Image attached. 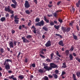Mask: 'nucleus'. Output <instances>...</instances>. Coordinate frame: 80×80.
<instances>
[{"instance_id": "f257e3e1", "label": "nucleus", "mask_w": 80, "mask_h": 80, "mask_svg": "<svg viewBox=\"0 0 80 80\" xmlns=\"http://www.w3.org/2000/svg\"><path fill=\"white\" fill-rule=\"evenodd\" d=\"M50 67H48L47 66H46L44 67V68L46 70V71H50L52 69V68H57V65L53 63H51L50 64Z\"/></svg>"}, {"instance_id": "f03ea898", "label": "nucleus", "mask_w": 80, "mask_h": 80, "mask_svg": "<svg viewBox=\"0 0 80 80\" xmlns=\"http://www.w3.org/2000/svg\"><path fill=\"white\" fill-rule=\"evenodd\" d=\"M71 29L69 27L66 28L62 26L61 28V30L63 31V33H65V32H70Z\"/></svg>"}, {"instance_id": "7ed1b4c3", "label": "nucleus", "mask_w": 80, "mask_h": 80, "mask_svg": "<svg viewBox=\"0 0 80 80\" xmlns=\"http://www.w3.org/2000/svg\"><path fill=\"white\" fill-rule=\"evenodd\" d=\"M44 25V21L43 20H42L40 22H38V23L36 24V26H43Z\"/></svg>"}, {"instance_id": "20e7f679", "label": "nucleus", "mask_w": 80, "mask_h": 80, "mask_svg": "<svg viewBox=\"0 0 80 80\" xmlns=\"http://www.w3.org/2000/svg\"><path fill=\"white\" fill-rule=\"evenodd\" d=\"M24 7L25 8H29V7H30V5L28 3V1H25V3H24Z\"/></svg>"}, {"instance_id": "39448f33", "label": "nucleus", "mask_w": 80, "mask_h": 80, "mask_svg": "<svg viewBox=\"0 0 80 80\" xmlns=\"http://www.w3.org/2000/svg\"><path fill=\"white\" fill-rule=\"evenodd\" d=\"M22 39L23 40V43H29V42H30V41H29L28 40L24 37H22Z\"/></svg>"}, {"instance_id": "423d86ee", "label": "nucleus", "mask_w": 80, "mask_h": 80, "mask_svg": "<svg viewBox=\"0 0 80 80\" xmlns=\"http://www.w3.org/2000/svg\"><path fill=\"white\" fill-rule=\"evenodd\" d=\"M45 45L46 47H50V46H51V42L50 40L48 41Z\"/></svg>"}, {"instance_id": "0eeeda50", "label": "nucleus", "mask_w": 80, "mask_h": 80, "mask_svg": "<svg viewBox=\"0 0 80 80\" xmlns=\"http://www.w3.org/2000/svg\"><path fill=\"white\" fill-rule=\"evenodd\" d=\"M9 47L10 48H13V42L12 41H11L9 43Z\"/></svg>"}, {"instance_id": "6e6552de", "label": "nucleus", "mask_w": 80, "mask_h": 80, "mask_svg": "<svg viewBox=\"0 0 80 80\" xmlns=\"http://www.w3.org/2000/svg\"><path fill=\"white\" fill-rule=\"evenodd\" d=\"M31 28H33V30H32V32L36 34L37 33V32H36L37 30L36 29V28L35 27V26L34 25H33L31 27Z\"/></svg>"}, {"instance_id": "1a4fd4ad", "label": "nucleus", "mask_w": 80, "mask_h": 80, "mask_svg": "<svg viewBox=\"0 0 80 80\" xmlns=\"http://www.w3.org/2000/svg\"><path fill=\"white\" fill-rule=\"evenodd\" d=\"M10 6H8V7L6 8V7H5V11L6 12H9L10 11Z\"/></svg>"}, {"instance_id": "9d476101", "label": "nucleus", "mask_w": 80, "mask_h": 80, "mask_svg": "<svg viewBox=\"0 0 80 80\" xmlns=\"http://www.w3.org/2000/svg\"><path fill=\"white\" fill-rule=\"evenodd\" d=\"M5 68L6 70H9L10 68V66L9 65V63H8L6 65Z\"/></svg>"}, {"instance_id": "9b49d317", "label": "nucleus", "mask_w": 80, "mask_h": 80, "mask_svg": "<svg viewBox=\"0 0 80 80\" xmlns=\"http://www.w3.org/2000/svg\"><path fill=\"white\" fill-rule=\"evenodd\" d=\"M58 44L59 45H61V46H62V47H63V46H64V44L62 40L60 41L58 43Z\"/></svg>"}, {"instance_id": "f8f14e48", "label": "nucleus", "mask_w": 80, "mask_h": 80, "mask_svg": "<svg viewBox=\"0 0 80 80\" xmlns=\"http://www.w3.org/2000/svg\"><path fill=\"white\" fill-rule=\"evenodd\" d=\"M18 78H19V80H22L24 78V76L23 75H20L18 77Z\"/></svg>"}, {"instance_id": "ddd939ff", "label": "nucleus", "mask_w": 80, "mask_h": 80, "mask_svg": "<svg viewBox=\"0 0 80 80\" xmlns=\"http://www.w3.org/2000/svg\"><path fill=\"white\" fill-rule=\"evenodd\" d=\"M30 12L29 11V10H27L25 12L26 13H27V14H30V13H32V12H33V11L32 10H30Z\"/></svg>"}, {"instance_id": "4468645a", "label": "nucleus", "mask_w": 80, "mask_h": 80, "mask_svg": "<svg viewBox=\"0 0 80 80\" xmlns=\"http://www.w3.org/2000/svg\"><path fill=\"white\" fill-rule=\"evenodd\" d=\"M76 6L77 7H79L80 5V0H79L78 2L76 4Z\"/></svg>"}, {"instance_id": "2eb2a0df", "label": "nucleus", "mask_w": 80, "mask_h": 80, "mask_svg": "<svg viewBox=\"0 0 80 80\" xmlns=\"http://www.w3.org/2000/svg\"><path fill=\"white\" fill-rule=\"evenodd\" d=\"M44 21H45V22H46V23H49V20H48V19H47V18H46V16H44Z\"/></svg>"}, {"instance_id": "dca6fc26", "label": "nucleus", "mask_w": 80, "mask_h": 80, "mask_svg": "<svg viewBox=\"0 0 80 80\" xmlns=\"http://www.w3.org/2000/svg\"><path fill=\"white\" fill-rule=\"evenodd\" d=\"M38 71L39 73H44V71L43 69H39L38 70Z\"/></svg>"}, {"instance_id": "f3484780", "label": "nucleus", "mask_w": 80, "mask_h": 80, "mask_svg": "<svg viewBox=\"0 0 80 80\" xmlns=\"http://www.w3.org/2000/svg\"><path fill=\"white\" fill-rule=\"evenodd\" d=\"M17 5V4H16V5L15 4H11V7H12V8H16V5Z\"/></svg>"}, {"instance_id": "a211bd4d", "label": "nucleus", "mask_w": 80, "mask_h": 80, "mask_svg": "<svg viewBox=\"0 0 80 80\" xmlns=\"http://www.w3.org/2000/svg\"><path fill=\"white\" fill-rule=\"evenodd\" d=\"M26 38L28 39H30V38H32V35H28L26 36Z\"/></svg>"}, {"instance_id": "6ab92c4d", "label": "nucleus", "mask_w": 80, "mask_h": 80, "mask_svg": "<svg viewBox=\"0 0 80 80\" xmlns=\"http://www.w3.org/2000/svg\"><path fill=\"white\" fill-rule=\"evenodd\" d=\"M5 18L4 17H3L1 18V19H0V20L1 21H2V22H4V21H5Z\"/></svg>"}, {"instance_id": "aec40b11", "label": "nucleus", "mask_w": 80, "mask_h": 80, "mask_svg": "<svg viewBox=\"0 0 80 80\" xmlns=\"http://www.w3.org/2000/svg\"><path fill=\"white\" fill-rule=\"evenodd\" d=\"M42 29L45 30V31H46V32H47L48 30V28L45 26L42 27Z\"/></svg>"}, {"instance_id": "412c9836", "label": "nucleus", "mask_w": 80, "mask_h": 80, "mask_svg": "<svg viewBox=\"0 0 80 80\" xmlns=\"http://www.w3.org/2000/svg\"><path fill=\"white\" fill-rule=\"evenodd\" d=\"M72 78L73 79V80H77L76 78V75L74 74H72Z\"/></svg>"}, {"instance_id": "4be33fe9", "label": "nucleus", "mask_w": 80, "mask_h": 80, "mask_svg": "<svg viewBox=\"0 0 80 80\" xmlns=\"http://www.w3.org/2000/svg\"><path fill=\"white\" fill-rule=\"evenodd\" d=\"M54 27L56 29H57V30H58V28H60V26H56V25H55L54 26Z\"/></svg>"}, {"instance_id": "5701e85b", "label": "nucleus", "mask_w": 80, "mask_h": 80, "mask_svg": "<svg viewBox=\"0 0 80 80\" xmlns=\"http://www.w3.org/2000/svg\"><path fill=\"white\" fill-rule=\"evenodd\" d=\"M72 36H73V38L74 39H75V40H77V37L76 36V35H74V34L73 33Z\"/></svg>"}, {"instance_id": "b1692460", "label": "nucleus", "mask_w": 80, "mask_h": 80, "mask_svg": "<svg viewBox=\"0 0 80 80\" xmlns=\"http://www.w3.org/2000/svg\"><path fill=\"white\" fill-rule=\"evenodd\" d=\"M73 56H72V55L71 54H70L69 55V58L70 60H72L73 59Z\"/></svg>"}, {"instance_id": "393cba45", "label": "nucleus", "mask_w": 80, "mask_h": 80, "mask_svg": "<svg viewBox=\"0 0 80 80\" xmlns=\"http://www.w3.org/2000/svg\"><path fill=\"white\" fill-rule=\"evenodd\" d=\"M12 2L15 5H17V2H16V0H12Z\"/></svg>"}, {"instance_id": "a878e982", "label": "nucleus", "mask_w": 80, "mask_h": 80, "mask_svg": "<svg viewBox=\"0 0 80 80\" xmlns=\"http://www.w3.org/2000/svg\"><path fill=\"white\" fill-rule=\"evenodd\" d=\"M58 21L59 22H60V23H62V22H63V20H62V19H61V18H59L58 19Z\"/></svg>"}, {"instance_id": "bb28decb", "label": "nucleus", "mask_w": 80, "mask_h": 80, "mask_svg": "<svg viewBox=\"0 0 80 80\" xmlns=\"http://www.w3.org/2000/svg\"><path fill=\"white\" fill-rule=\"evenodd\" d=\"M52 75L54 76V77L55 78V79L57 78H58V76L57 75V74H53Z\"/></svg>"}, {"instance_id": "cd10ccee", "label": "nucleus", "mask_w": 80, "mask_h": 80, "mask_svg": "<svg viewBox=\"0 0 80 80\" xmlns=\"http://www.w3.org/2000/svg\"><path fill=\"white\" fill-rule=\"evenodd\" d=\"M50 24L51 26H53V25H55L54 22H53V21L51 22L50 23Z\"/></svg>"}, {"instance_id": "c85d7f7f", "label": "nucleus", "mask_w": 80, "mask_h": 80, "mask_svg": "<svg viewBox=\"0 0 80 80\" xmlns=\"http://www.w3.org/2000/svg\"><path fill=\"white\" fill-rule=\"evenodd\" d=\"M56 55L57 56H58V57H61L60 55L59 54V52L58 51H57Z\"/></svg>"}, {"instance_id": "c756f323", "label": "nucleus", "mask_w": 80, "mask_h": 80, "mask_svg": "<svg viewBox=\"0 0 80 80\" xmlns=\"http://www.w3.org/2000/svg\"><path fill=\"white\" fill-rule=\"evenodd\" d=\"M0 51L1 53H4V50H3V48H1L0 49Z\"/></svg>"}, {"instance_id": "7c9ffc66", "label": "nucleus", "mask_w": 80, "mask_h": 80, "mask_svg": "<svg viewBox=\"0 0 80 80\" xmlns=\"http://www.w3.org/2000/svg\"><path fill=\"white\" fill-rule=\"evenodd\" d=\"M14 22L16 24H18V22H19V21L18 19H14Z\"/></svg>"}, {"instance_id": "2f4dec72", "label": "nucleus", "mask_w": 80, "mask_h": 80, "mask_svg": "<svg viewBox=\"0 0 80 80\" xmlns=\"http://www.w3.org/2000/svg\"><path fill=\"white\" fill-rule=\"evenodd\" d=\"M14 18L15 19V20L19 19V18H18L17 16V15L14 16Z\"/></svg>"}, {"instance_id": "473e14b6", "label": "nucleus", "mask_w": 80, "mask_h": 80, "mask_svg": "<svg viewBox=\"0 0 80 80\" xmlns=\"http://www.w3.org/2000/svg\"><path fill=\"white\" fill-rule=\"evenodd\" d=\"M65 53L66 55H68V53H69V51L68 50H66L65 51Z\"/></svg>"}, {"instance_id": "72a5a7b5", "label": "nucleus", "mask_w": 80, "mask_h": 80, "mask_svg": "<svg viewBox=\"0 0 80 80\" xmlns=\"http://www.w3.org/2000/svg\"><path fill=\"white\" fill-rule=\"evenodd\" d=\"M39 21H40V19H39V18H37L35 19L36 22H38Z\"/></svg>"}, {"instance_id": "f704fd0d", "label": "nucleus", "mask_w": 80, "mask_h": 80, "mask_svg": "<svg viewBox=\"0 0 80 80\" xmlns=\"http://www.w3.org/2000/svg\"><path fill=\"white\" fill-rule=\"evenodd\" d=\"M65 74H66V72L65 71H62L61 74V76H63Z\"/></svg>"}, {"instance_id": "c9c22d12", "label": "nucleus", "mask_w": 80, "mask_h": 80, "mask_svg": "<svg viewBox=\"0 0 80 80\" xmlns=\"http://www.w3.org/2000/svg\"><path fill=\"white\" fill-rule=\"evenodd\" d=\"M43 79H44L45 80H48V77H47V76H45V77L43 78Z\"/></svg>"}, {"instance_id": "e433bc0d", "label": "nucleus", "mask_w": 80, "mask_h": 80, "mask_svg": "<svg viewBox=\"0 0 80 80\" xmlns=\"http://www.w3.org/2000/svg\"><path fill=\"white\" fill-rule=\"evenodd\" d=\"M73 22H71L69 23V25L71 27H72L73 26Z\"/></svg>"}, {"instance_id": "4c0bfd02", "label": "nucleus", "mask_w": 80, "mask_h": 80, "mask_svg": "<svg viewBox=\"0 0 80 80\" xmlns=\"http://www.w3.org/2000/svg\"><path fill=\"white\" fill-rule=\"evenodd\" d=\"M14 78V76L13 75H12L11 76L9 77V78H10V79H13Z\"/></svg>"}, {"instance_id": "58836bf2", "label": "nucleus", "mask_w": 80, "mask_h": 80, "mask_svg": "<svg viewBox=\"0 0 80 80\" xmlns=\"http://www.w3.org/2000/svg\"><path fill=\"white\" fill-rule=\"evenodd\" d=\"M46 61H47L48 62H50L51 60H50V59L48 58L46 59Z\"/></svg>"}, {"instance_id": "ea45409f", "label": "nucleus", "mask_w": 80, "mask_h": 80, "mask_svg": "<svg viewBox=\"0 0 80 80\" xmlns=\"http://www.w3.org/2000/svg\"><path fill=\"white\" fill-rule=\"evenodd\" d=\"M53 55H54V54H53V53H52L51 54V58H50V59H51V60H52V59L53 58Z\"/></svg>"}, {"instance_id": "a19ab883", "label": "nucleus", "mask_w": 80, "mask_h": 80, "mask_svg": "<svg viewBox=\"0 0 80 80\" xmlns=\"http://www.w3.org/2000/svg\"><path fill=\"white\" fill-rule=\"evenodd\" d=\"M72 10L73 12L74 13L75 12V9L73 7H72Z\"/></svg>"}, {"instance_id": "79ce46f5", "label": "nucleus", "mask_w": 80, "mask_h": 80, "mask_svg": "<svg viewBox=\"0 0 80 80\" xmlns=\"http://www.w3.org/2000/svg\"><path fill=\"white\" fill-rule=\"evenodd\" d=\"M55 73H56V74H58V72H59V71H58V70H56L55 71Z\"/></svg>"}, {"instance_id": "37998d69", "label": "nucleus", "mask_w": 80, "mask_h": 80, "mask_svg": "<svg viewBox=\"0 0 80 80\" xmlns=\"http://www.w3.org/2000/svg\"><path fill=\"white\" fill-rule=\"evenodd\" d=\"M74 49V48H73V47L72 46L71 48L70 49V51H73V50Z\"/></svg>"}, {"instance_id": "c03bdc74", "label": "nucleus", "mask_w": 80, "mask_h": 80, "mask_svg": "<svg viewBox=\"0 0 80 80\" xmlns=\"http://www.w3.org/2000/svg\"><path fill=\"white\" fill-rule=\"evenodd\" d=\"M24 62L25 63H27L28 62V59L27 58H25L24 59Z\"/></svg>"}, {"instance_id": "a18cd8bd", "label": "nucleus", "mask_w": 80, "mask_h": 80, "mask_svg": "<svg viewBox=\"0 0 80 80\" xmlns=\"http://www.w3.org/2000/svg\"><path fill=\"white\" fill-rule=\"evenodd\" d=\"M53 16L55 17H57V14L56 12H55L53 14Z\"/></svg>"}, {"instance_id": "49530a36", "label": "nucleus", "mask_w": 80, "mask_h": 80, "mask_svg": "<svg viewBox=\"0 0 80 80\" xmlns=\"http://www.w3.org/2000/svg\"><path fill=\"white\" fill-rule=\"evenodd\" d=\"M61 68H67V66L66 65H62V66Z\"/></svg>"}, {"instance_id": "de8ad7c7", "label": "nucleus", "mask_w": 80, "mask_h": 80, "mask_svg": "<svg viewBox=\"0 0 80 80\" xmlns=\"http://www.w3.org/2000/svg\"><path fill=\"white\" fill-rule=\"evenodd\" d=\"M17 42L16 41H15L14 42V46L17 45Z\"/></svg>"}, {"instance_id": "09e8293b", "label": "nucleus", "mask_w": 80, "mask_h": 80, "mask_svg": "<svg viewBox=\"0 0 80 80\" xmlns=\"http://www.w3.org/2000/svg\"><path fill=\"white\" fill-rule=\"evenodd\" d=\"M9 12H10V13H11L12 14V13H13V11H12L11 9H10V11H9Z\"/></svg>"}, {"instance_id": "8fccbe9b", "label": "nucleus", "mask_w": 80, "mask_h": 80, "mask_svg": "<svg viewBox=\"0 0 80 80\" xmlns=\"http://www.w3.org/2000/svg\"><path fill=\"white\" fill-rule=\"evenodd\" d=\"M39 56H40V57H42V58H45V56L42 55L41 54H39Z\"/></svg>"}, {"instance_id": "3c124183", "label": "nucleus", "mask_w": 80, "mask_h": 80, "mask_svg": "<svg viewBox=\"0 0 80 80\" xmlns=\"http://www.w3.org/2000/svg\"><path fill=\"white\" fill-rule=\"evenodd\" d=\"M20 53H21V52H19L18 54V56H17V57L18 58H19V56H20Z\"/></svg>"}, {"instance_id": "603ef678", "label": "nucleus", "mask_w": 80, "mask_h": 80, "mask_svg": "<svg viewBox=\"0 0 80 80\" xmlns=\"http://www.w3.org/2000/svg\"><path fill=\"white\" fill-rule=\"evenodd\" d=\"M5 17H6L7 18V17H9V14H8V13H7Z\"/></svg>"}, {"instance_id": "864d4df0", "label": "nucleus", "mask_w": 80, "mask_h": 80, "mask_svg": "<svg viewBox=\"0 0 80 80\" xmlns=\"http://www.w3.org/2000/svg\"><path fill=\"white\" fill-rule=\"evenodd\" d=\"M22 28H27V27L26 26H25V25H22Z\"/></svg>"}, {"instance_id": "5fc2aeb1", "label": "nucleus", "mask_w": 80, "mask_h": 80, "mask_svg": "<svg viewBox=\"0 0 80 80\" xmlns=\"http://www.w3.org/2000/svg\"><path fill=\"white\" fill-rule=\"evenodd\" d=\"M32 67L33 68H35V63H33L32 64Z\"/></svg>"}, {"instance_id": "6e6d98bb", "label": "nucleus", "mask_w": 80, "mask_h": 80, "mask_svg": "<svg viewBox=\"0 0 80 80\" xmlns=\"http://www.w3.org/2000/svg\"><path fill=\"white\" fill-rule=\"evenodd\" d=\"M6 62H12V61H11V60L8 59H7L6 60Z\"/></svg>"}, {"instance_id": "4d7b16f0", "label": "nucleus", "mask_w": 80, "mask_h": 80, "mask_svg": "<svg viewBox=\"0 0 80 80\" xmlns=\"http://www.w3.org/2000/svg\"><path fill=\"white\" fill-rule=\"evenodd\" d=\"M11 32L12 34H13V33H15V30H12Z\"/></svg>"}, {"instance_id": "13d9d810", "label": "nucleus", "mask_w": 80, "mask_h": 80, "mask_svg": "<svg viewBox=\"0 0 80 80\" xmlns=\"http://www.w3.org/2000/svg\"><path fill=\"white\" fill-rule=\"evenodd\" d=\"M33 2L35 3H36V4H37V0H34Z\"/></svg>"}, {"instance_id": "bf43d9fd", "label": "nucleus", "mask_w": 80, "mask_h": 80, "mask_svg": "<svg viewBox=\"0 0 80 80\" xmlns=\"http://www.w3.org/2000/svg\"><path fill=\"white\" fill-rule=\"evenodd\" d=\"M48 77L49 78H52L53 77V76L51 75H48Z\"/></svg>"}, {"instance_id": "052dcab7", "label": "nucleus", "mask_w": 80, "mask_h": 80, "mask_svg": "<svg viewBox=\"0 0 80 80\" xmlns=\"http://www.w3.org/2000/svg\"><path fill=\"white\" fill-rule=\"evenodd\" d=\"M61 3V1L58 2L57 3V5H60V3Z\"/></svg>"}, {"instance_id": "680f3d73", "label": "nucleus", "mask_w": 80, "mask_h": 80, "mask_svg": "<svg viewBox=\"0 0 80 80\" xmlns=\"http://www.w3.org/2000/svg\"><path fill=\"white\" fill-rule=\"evenodd\" d=\"M18 28L19 30H22V26L21 25L19 26V27H18Z\"/></svg>"}, {"instance_id": "e2e57ef3", "label": "nucleus", "mask_w": 80, "mask_h": 80, "mask_svg": "<svg viewBox=\"0 0 80 80\" xmlns=\"http://www.w3.org/2000/svg\"><path fill=\"white\" fill-rule=\"evenodd\" d=\"M62 12V10H57L56 11V13H58L59 12Z\"/></svg>"}, {"instance_id": "0e129e2a", "label": "nucleus", "mask_w": 80, "mask_h": 80, "mask_svg": "<svg viewBox=\"0 0 80 80\" xmlns=\"http://www.w3.org/2000/svg\"><path fill=\"white\" fill-rule=\"evenodd\" d=\"M72 54L73 55V56H74V57H76L77 56V55H76V54H75V53L73 52L72 53Z\"/></svg>"}, {"instance_id": "69168bd1", "label": "nucleus", "mask_w": 80, "mask_h": 80, "mask_svg": "<svg viewBox=\"0 0 80 80\" xmlns=\"http://www.w3.org/2000/svg\"><path fill=\"white\" fill-rule=\"evenodd\" d=\"M42 50L41 51H40V52L42 54H44V52H43V51Z\"/></svg>"}, {"instance_id": "338daca9", "label": "nucleus", "mask_w": 80, "mask_h": 80, "mask_svg": "<svg viewBox=\"0 0 80 80\" xmlns=\"http://www.w3.org/2000/svg\"><path fill=\"white\" fill-rule=\"evenodd\" d=\"M55 35L56 37H59V36H60V34H56Z\"/></svg>"}, {"instance_id": "774afa93", "label": "nucleus", "mask_w": 80, "mask_h": 80, "mask_svg": "<svg viewBox=\"0 0 80 80\" xmlns=\"http://www.w3.org/2000/svg\"><path fill=\"white\" fill-rule=\"evenodd\" d=\"M8 73H12V71L11 70H9L8 71Z\"/></svg>"}]
</instances>
